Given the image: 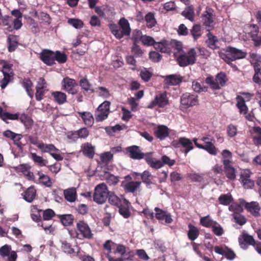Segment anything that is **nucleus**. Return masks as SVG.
<instances>
[{"label": "nucleus", "instance_id": "nucleus-1", "mask_svg": "<svg viewBox=\"0 0 261 261\" xmlns=\"http://www.w3.org/2000/svg\"><path fill=\"white\" fill-rule=\"evenodd\" d=\"M118 25L116 24L111 23L109 28L111 33L117 39H121L123 36H128L130 35L131 29L129 23L125 18H121L118 22Z\"/></svg>", "mask_w": 261, "mask_h": 261}, {"label": "nucleus", "instance_id": "nucleus-2", "mask_svg": "<svg viewBox=\"0 0 261 261\" xmlns=\"http://www.w3.org/2000/svg\"><path fill=\"white\" fill-rule=\"evenodd\" d=\"M246 53L234 47H227L225 49V54H222L221 57L226 63L230 61L245 58Z\"/></svg>", "mask_w": 261, "mask_h": 261}, {"label": "nucleus", "instance_id": "nucleus-3", "mask_svg": "<svg viewBox=\"0 0 261 261\" xmlns=\"http://www.w3.org/2000/svg\"><path fill=\"white\" fill-rule=\"evenodd\" d=\"M196 60V52L193 48L187 53L180 54L177 58L178 64L181 67H185L194 64Z\"/></svg>", "mask_w": 261, "mask_h": 261}, {"label": "nucleus", "instance_id": "nucleus-4", "mask_svg": "<svg viewBox=\"0 0 261 261\" xmlns=\"http://www.w3.org/2000/svg\"><path fill=\"white\" fill-rule=\"evenodd\" d=\"M109 194L106 185L104 183L99 184L95 188L93 200L98 204H102L106 201Z\"/></svg>", "mask_w": 261, "mask_h": 261}, {"label": "nucleus", "instance_id": "nucleus-5", "mask_svg": "<svg viewBox=\"0 0 261 261\" xmlns=\"http://www.w3.org/2000/svg\"><path fill=\"white\" fill-rule=\"evenodd\" d=\"M61 85L62 89L68 93L74 95L77 93V90L75 88L77 86V84L74 79L66 77L62 80Z\"/></svg>", "mask_w": 261, "mask_h": 261}, {"label": "nucleus", "instance_id": "nucleus-6", "mask_svg": "<svg viewBox=\"0 0 261 261\" xmlns=\"http://www.w3.org/2000/svg\"><path fill=\"white\" fill-rule=\"evenodd\" d=\"M11 67L12 65H7L6 63L3 65L2 72L4 74V78L1 81V86L2 89L5 88L8 84L13 80L14 74Z\"/></svg>", "mask_w": 261, "mask_h": 261}, {"label": "nucleus", "instance_id": "nucleus-7", "mask_svg": "<svg viewBox=\"0 0 261 261\" xmlns=\"http://www.w3.org/2000/svg\"><path fill=\"white\" fill-rule=\"evenodd\" d=\"M202 21L205 27L213 28L214 25L215 14L214 10L206 7L201 16Z\"/></svg>", "mask_w": 261, "mask_h": 261}, {"label": "nucleus", "instance_id": "nucleus-8", "mask_svg": "<svg viewBox=\"0 0 261 261\" xmlns=\"http://www.w3.org/2000/svg\"><path fill=\"white\" fill-rule=\"evenodd\" d=\"M180 102L187 108L192 107L198 103L197 96L189 93H185L181 97Z\"/></svg>", "mask_w": 261, "mask_h": 261}, {"label": "nucleus", "instance_id": "nucleus-9", "mask_svg": "<svg viewBox=\"0 0 261 261\" xmlns=\"http://www.w3.org/2000/svg\"><path fill=\"white\" fill-rule=\"evenodd\" d=\"M169 101L167 97V94L166 92H164L160 94L159 95H156L154 100L149 104L148 108L151 109L156 105H158L160 107H164L167 105Z\"/></svg>", "mask_w": 261, "mask_h": 261}, {"label": "nucleus", "instance_id": "nucleus-10", "mask_svg": "<svg viewBox=\"0 0 261 261\" xmlns=\"http://www.w3.org/2000/svg\"><path fill=\"white\" fill-rule=\"evenodd\" d=\"M41 60L46 65L50 66L55 63V53L48 49H44L41 53Z\"/></svg>", "mask_w": 261, "mask_h": 261}, {"label": "nucleus", "instance_id": "nucleus-11", "mask_svg": "<svg viewBox=\"0 0 261 261\" xmlns=\"http://www.w3.org/2000/svg\"><path fill=\"white\" fill-rule=\"evenodd\" d=\"M250 172L245 170L241 174V182L245 189H251L254 185V181L250 178Z\"/></svg>", "mask_w": 261, "mask_h": 261}, {"label": "nucleus", "instance_id": "nucleus-12", "mask_svg": "<svg viewBox=\"0 0 261 261\" xmlns=\"http://www.w3.org/2000/svg\"><path fill=\"white\" fill-rule=\"evenodd\" d=\"M77 227L83 237L88 239L92 238L93 234L87 223L84 221H80L77 224Z\"/></svg>", "mask_w": 261, "mask_h": 261}, {"label": "nucleus", "instance_id": "nucleus-13", "mask_svg": "<svg viewBox=\"0 0 261 261\" xmlns=\"http://www.w3.org/2000/svg\"><path fill=\"white\" fill-rule=\"evenodd\" d=\"M230 161L229 160H224L223 163L224 166V172L226 177L230 180H234L236 177V170L230 165Z\"/></svg>", "mask_w": 261, "mask_h": 261}, {"label": "nucleus", "instance_id": "nucleus-14", "mask_svg": "<svg viewBox=\"0 0 261 261\" xmlns=\"http://www.w3.org/2000/svg\"><path fill=\"white\" fill-rule=\"evenodd\" d=\"M30 167L27 164L19 165L16 167L18 172H22L29 180H34V175L33 172L30 171Z\"/></svg>", "mask_w": 261, "mask_h": 261}, {"label": "nucleus", "instance_id": "nucleus-15", "mask_svg": "<svg viewBox=\"0 0 261 261\" xmlns=\"http://www.w3.org/2000/svg\"><path fill=\"white\" fill-rule=\"evenodd\" d=\"M127 150L130 154V157L133 159L140 160L143 159L145 155L141 152L139 147L137 146L129 147Z\"/></svg>", "mask_w": 261, "mask_h": 261}, {"label": "nucleus", "instance_id": "nucleus-16", "mask_svg": "<svg viewBox=\"0 0 261 261\" xmlns=\"http://www.w3.org/2000/svg\"><path fill=\"white\" fill-rule=\"evenodd\" d=\"M81 151L86 156L92 158L94 154V147L89 143L83 144L82 146Z\"/></svg>", "mask_w": 261, "mask_h": 261}, {"label": "nucleus", "instance_id": "nucleus-17", "mask_svg": "<svg viewBox=\"0 0 261 261\" xmlns=\"http://www.w3.org/2000/svg\"><path fill=\"white\" fill-rule=\"evenodd\" d=\"M64 195L65 199L70 202L75 201L76 197V188L72 187L64 191Z\"/></svg>", "mask_w": 261, "mask_h": 261}, {"label": "nucleus", "instance_id": "nucleus-18", "mask_svg": "<svg viewBox=\"0 0 261 261\" xmlns=\"http://www.w3.org/2000/svg\"><path fill=\"white\" fill-rule=\"evenodd\" d=\"M36 196V190L35 188L31 186L28 188L24 192L23 199L28 202H32Z\"/></svg>", "mask_w": 261, "mask_h": 261}, {"label": "nucleus", "instance_id": "nucleus-19", "mask_svg": "<svg viewBox=\"0 0 261 261\" xmlns=\"http://www.w3.org/2000/svg\"><path fill=\"white\" fill-rule=\"evenodd\" d=\"M84 123L89 126H91L94 123V118L92 114L89 112H79Z\"/></svg>", "mask_w": 261, "mask_h": 261}, {"label": "nucleus", "instance_id": "nucleus-20", "mask_svg": "<svg viewBox=\"0 0 261 261\" xmlns=\"http://www.w3.org/2000/svg\"><path fill=\"white\" fill-rule=\"evenodd\" d=\"M239 242L240 245L242 247H243V245H245L244 242L246 244L251 245H254L255 244V240L251 236L248 235L247 233H243L242 235L239 238Z\"/></svg>", "mask_w": 261, "mask_h": 261}, {"label": "nucleus", "instance_id": "nucleus-21", "mask_svg": "<svg viewBox=\"0 0 261 261\" xmlns=\"http://www.w3.org/2000/svg\"><path fill=\"white\" fill-rule=\"evenodd\" d=\"M181 80L182 79L180 75L173 74L167 76L165 80V82L166 84L168 85L174 86L181 83Z\"/></svg>", "mask_w": 261, "mask_h": 261}, {"label": "nucleus", "instance_id": "nucleus-22", "mask_svg": "<svg viewBox=\"0 0 261 261\" xmlns=\"http://www.w3.org/2000/svg\"><path fill=\"white\" fill-rule=\"evenodd\" d=\"M236 106L239 110L241 114H246L248 111V108L245 104L244 99L241 96H238L236 98Z\"/></svg>", "mask_w": 261, "mask_h": 261}, {"label": "nucleus", "instance_id": "nucleus-23", "mask_svg": "<svg viewBox=\"0 0 261 261\" xmlns=\"http://www.w3.org/2000/svg\"><path fill=\"white\" fill-rule=\"evenodd\" d=\"M245 208L254 216H257L259 215L260 208L258 203L256 202L246 203Z\"/></svg>", "mask_w": 261, "mask_h": 261}, {"label": "nucleus", "instance_id": "nucleus-24", "mask_svg": "<svg viewBox=\"0 0 261 261\" xmlns=\"http://www.w3.org/2000/svg\"><path fill=\"white\" fill-rule=\"evenodd\" d=\"M89 135V131L86 127H83L70 135H68L69 138L77 139L78 138H86Z\"/></svg>", "mask_w": 261, "mask_h": 261}, {"label": "nucleus", "instance_id": "nucleus-25", "mask_svg": "<svg viewBox=\"0 0 261 261\" xmlns=\"http://www.w3.org/2000/svg\"><path fill=\"white\" fill-rule=\"evenodd\" d=\"M156 136L161 140L164 139L169 135V129L165 125H160L155 131Z\"/></svg>", "mask_w": 261, "mask_h": 261}, {"label": "nucleus", "instance_id": "nucleus-26", "mask_svg": "<svg viewBox=\"0 0 261 261\" xmlns=\"http://www.w3.org/2000/svg\"><path fill=\"white\" fill-rule=\"evenodd\" d=\"M37 146L43 152H47L50 154L52 152L58 151V149L51 144H46L44 143H39L37 145Z\"/></svg>", "mask_w": 261, "mask_h": 261}, {"label": "nucleus", "instance_id": "nucleus-27", "mask_svg": "<svg viewBox=\"0 0 261 261\" xmlns=\"http://www.w3.org/2000/svg\"><path fill=\"white\" fill-rule=\"evenodd\" d=\"M147 164L152 168L159 169L163 166V164L160 160H158L148 155L145 158Z\"/></svg>", "mask_w": 261, "mask_h": 261}, {"label": "nucleus", "instance_id": "nucleus-28", "mask_svg": "<svg viewBox=\"0 0 261 261\" xmlns=\"http://www.w3.org/2000/svg\"><path fill=\"white\" fill-rule=\"evenodd\" d=\"M55 100L59 105L63 104L66 101V95L61 91H55L51 93Z\"/></svg>", "mask_w": 261, "mask_h": 261}, {"label": "nucleus", "instance_id": "nucleus-29", "mask_svg": "<svg viewBox=\"0 0 261 261\" xmlns=\"http://www.w3.org/2000/svg\"><path fill=\"white\" fill-rule=\"evenodd\" d=\"M8 50L9 51H14L18 45V39L16 36L10 35L8 38Z\"/></svg>", "mask_w": 261, "mask_h": 261}, {"label": "nucleus", "instance_id": "nucleus-30", "mask_svg": "<svg viewBox=\"0 0 261 261\" xmlns=\"http://www.w3.org/2000/svg\"><path fill=\"white\" fill-rule=\"evenodd\" d=\"M141 184L140 181H130L125 185V190L130 193L135 192Z\"/></svg>", "mask_w": 261, "mask_h": 261}, {"label": "nucleus", "instance_id": "nucleus-31", "mask_svg": "<svg viewBox=\"0 0 261 261\" xmlns=\"http://www.w3.org/2000/svg\"><path fill=\"white\" fill-rule=\"evenodd\" d=\"M188 226L189 228V230L188 232V237L191 241H194L197 239L199 235V230L191 224H189Z\"/></svg>", "mask_w": 261, "mask_h": 261}, {"label": "nucleus", "instance_id": "nucleus-32", "mask_svg": "<svg viewBox=\"0 0 261 261\" xmlns=\"http://www.w3.org/2000/svg\"><path fill=\"white\" fill-rule=\"evenodd\" d=\"M39 175V182L47 187H50L52 185L50 177L39 171L38 172Z\"/></svg>", "mask_w": 261, "mask_h": 261}, {"label": "nucleus", "instance_id": "nucleus-33", "mask_svg": "<svg viewBox=\"0 0 261 261\" xmlns=\"http://www.w3.org/2000/svg\"><path fill=\"white\" fill-rule=\"evenodd\" d=\"M259 65L257 63H254V74L253 77V81L254 83L261 85V72L260 69L258 67Z\"/></svg>", "mask_w": 261, "mask_h": 261}, {"label": "nucleus", "instance_id": "nucleus-34", "mask_svg": "<svg viewBox=\"0 0 261 261\" xmlns=\"http://www.w3.org/2000/svg\"><path fill=\"white\" fill-rule=\"evenodd\" d=\"M233 200V198L230 194H222L218 198L219 203L224 205H229L232 202Z\"/></svg>", "mask_w": 261, "mask_h": 261}, {"label": "nucleus", "instance_id": "nucleus-35", "mask_svg": "<svg viewBox=\"0 0 261 261\" xmlns=\"http://www.w3.org/2000/svg\"><path fill=\"white\" fill-rule=\"evenodd\" d=\"M201 149L207 151L210 154L212 155H216L217 153V150L216 147L211 141L206 142V144L202 145Z\"/></svg>", "mask_w": 261, "mask_h": 261}, {"label": "nucleus", "instance_id": "nucleus-36", "mask_svg": "<svg viewBox=\"0 0 261 261\" xmlns=\"http://www.w3.org/2000/svg\"><path fill=\"white\" fill-rule=\"evenodd\" d=\"M194 40H197L201 36V26L199 24H195L190 31Z\"/></svg>", "mask_w": 261, "mask_h": 261}, {"label": "nucleus", "instance_id": "nucleus-37", "mask_svg": "<svg viewBox=\"0 0 261 261\" xmlns=\"http://www.w3.org/2000/svg\"><path fill=\"white\" fill-rule=\"evenodd\" d=\"M21 122L23 123L26 128H29L33 125V121L32 119L27 115L22 114L19 117Z\"/></svg>", "mask_w": 261, "mask_h": 261}, {"label": "nucleus", "instance_id": "nucleus-38", "mask_svg": "<svg viewBox=\"0 0 261 261\" xmlns=\"http://www.w3.org/2000/svg\"><path fill=\"white\" fill-rule=\"evenodd\" d=\"M23 87L26 90L29 96L32 98L33 97V91L32 89L33 83L29 79H24L23 82Z\"/></svg>", "mask_w": 261, "mask_h": 261}, {"label": "nucleus", "instance_id": "nucleus-39", "mask_svg": "<svg viewBox=\"0 0 261 261\" xmlns=\"http://www.w3.org/2000/svg\"><path fill=\"white\" fill-rule=\"evenodd\" d=\"M145 21L147 27L149 28L153 27L156 23L154 15L151 13H148L146 15Z\"/></svg>", "mask_w": 261, "mask_h": 261}, {"label": "nucleus", "instance_id": "nucleus-40", "mask_svg": "<svg viewBox=\"0 0 261 261\" xmlns=\"http://www.w3.org/2000/svg\"><path fill=\"white\" fill-rule=\"evenodd\" d=\"M181 14L191 21H194V12L193 9L191 7H188L182 11Z\"/></svg>", "mask_w": 261, "mask_h": 261}, {"label": "nucleus", "instance_id": "nucleus-41", "mask_svg": "<svg viewBox=\"0 0 261 261\" xmlns=\"http://www.w3.org/2000/svg\"><path fill=\"white\" fill-rule=\"evenodd\" d=\"M109 202L114 205L119 206L121 203V200L114 193H110L109 194Z\"/></svg>", "mask_w": 261, "mask_h": 261}, {"label": "nucleus", "instance_id": "nucleus-42", "mask_svg": "<svg viewBox=\"0 0 261 261\" xmlns=\"http://www.w3.org/2000/svg\"><path fill=\"white\" fill-rule=\"evenodd\" d=\"M68 23L76 29H81L84 25L83 22L79 19L70 18L68 20Z\"/></svg>", "mask_w": 261, "mask_h": 261}, {"label": "nucleus", "instance_id": "nucleus-43", "mask_svg": "<svg viewBox=\"0 0 261 261\" xmlns=\"http://www.w3.org/2000/svg\"><path fill=\"white\" fill-rule=\"evenodd\" d=\"M31 156L34 162L40 166H45L47 163V160H44L42 157L37 155L35 153H32Z\"/></svg>", "mask_w": 261, "mask_h": 261}, {"label": "nucleus", "instance_id": "nucleus-44", "mask_svg": "<svg viewBox=\"0 0 261 261\" xmlns=\"http://www.w3.org/2000/svg\"><path fill=\"white\" fill-rule=\"evenodd\" d=\"M55 55V60H56L59 63H64L66 62L67 57L64 53L56 51Z\"/></svg>", "mask_w": 261, "mask_h": 261}, {"label": "nucleus", "instance_id": "nucleus-45", "mask_svg": "<svg viewBox=\"0 0 261 261\" xmlns=\"http://www.w3.org/2000/svg\"><path fill=\"white\" fill-rule=\"evenodd\" d=\"M61 221L65 226H68L72 224L73 217L71 215H64L61 217Z\"/></svg>", "mask_w": 261, "mask_h": 261}, {"label": "nucleus", "instance_id": "nucleus-46", "mask_svg": "<svg viewBox=\"0 0 261 261\" xmlns=\"http://www.w3.org/2000/svg\"><path fill=\"white\" fill-rule=\"evenodd\" d=\"M207 36L208 37V40L207 41L208 46L212 49L216 48V42L217 41L216 37L212 35L211 33H208Z\"/></svg>", "mask_w": 261, "mask_h": 261}, {"label": "nucleus", "instance_id": "nucleus-47", "mask_svg": "<svg viewBox=\"0 0 261 261\" xmlns=\"http://www.w3.org/2000/svg\"><path fill=\"white\" fill-rule=\"evenodd\" d=\"M110 102L108 101H105L99 106L97 109V112H103L107 114H109L110 112Z\"/></svg>", "mask_w": 261, "mask_h": 261}, {"label": "nucleus", "instance_id": "nucleus-48", "mask_svg": "<svg viewBox=\"0 0 261 261\" xmlns=\"http://www.w3.org/2000/svg\"><path fill=\"white\" fill-rule=\"evenodd\" d=\"M151 174L148 171H144L141 174V178L143 182L147 185H150L152 182L150 179Z\"/></svg>", "mask_w": 261, "mask_h": 261}, {"label": "nucleus", "instance_id": "nucleus-49", "mask_svg": "<svg viewBox=\"0 0 261 261\" xmlns=\"http://www.w3.org/2000/svg\"><path fill=\"white\" fill-rule=\"evenodd\" d=\"M124 128H126V126L125 125L121 126L119 124H117L113 127H106V130L109 135H113V133H115L116 131L122 130Z\"/></svg>", "mask_w": 261, "mask_h": 261}, {"label": "nucleus", "instance_id": "nucleus-50", "mask_svg": "<svg viewBox=\"0 0 261 261\" xmlns=\"http://www.w3.org/2000/svg\"><path fill=\"white\" fill-rule=\"evenodd\" d=\"M215 81L218 83L221 87L224 86L226 82V75L224 73L220 72L216 76Z\"/></svg>", "mask_w": 261, "mask_h": 261}, {"label": "nucleus", "instance_id": "nucleus-51", "mask_svg": "<svg viewBox=\"0 0 261 261\" xmlns=\"http://www.w3.org/2000/svg\"><path fill=\"white\" fill-rule=\"evenodd\" d=\"M229 210L233 212V214H240L243 211V208L239 204L233 203L229 206Z\"/></svg>", "mask_w": 261, "mask_h": 261}, {"label": "nucleus", "instance_id": "nucleus-52", "mask_svg": "<svg viewBox=\"0 0 261 261\" xmlns=\"http://www.w3.org/2000/svg\"><path fill=\"white\" fill-rule=\"evenodd\" d=\"M140 76L142 79L145 82H148L152 76V73L146 68H144L141 70Z\"/></svg>", "mask_w": 261, "mask_h": 261}, {"label": "nucleus", "instance_id": "nucleus-53", "mask_svg": "<svg viewBox=\"0 0 261 261\" xmlns=\"http://www.w3.org/2000/svg\"><path fill=\"white\" fill-rule=\"evenodd\" d=\"M11 247L8 245H5L0 248V255L3 257L8 256L11 253Z\"/></svg>", "mask_w": 261, "mask_h": 261}, {"label": "nucleus", "instance_id": "nucleus-54", "mask_svg": "<svg viewBox=\"0 0 261 261\" xmlns=\"http://www.w3.org/2000/svg\"><path fill=\"white\" fill-rule=\"evenodd\" d=\"M200 221L201 225L206 227L213 225V224L214 223V222L208 216L202 217Z\"/></svg>", "mask_w": 261, "mask_h": 261}, {"label": "nucleus", "instance_id": "nucleus-55", "mask_svg": "<svg viewBox=\"0 0 261 261\" xmlns=\"http://www.w3.org/2000/svg\"><path fill=\"white\" fill-rule=\"evenodd\" d=\"M234 221L237 224L243 225L246 222V220L244 216L240 214H232Z\"/></svg>", "mask_w": 261, "mask_h": 261}, {"label": "nucleus", "instance_id": "nucleus-56", "mask_svg": "<svg viewBox=\"0 0 261 261\" xmlns=\"http://www.w3.org/2000/svg\"><path fill=\"white\" fill-rule=\"evenodd\" d=\"M141 41L143 44L147 45H153L155 44L153 38L150 36H143L141 37Z\"/></svg>", "mask_w": 261, "mask_h": 261}, {"label": "nucleus", "instance_id": "nucleus-57", "mask_svg": "<svg viewBox=\"0 0 261 261\" xmlns=\"http://www.w3.org/2000/svg\"><path fill=\"white\" fill-rule=\"evenodd\" d=\"M80 85L85 91H88L90 90L91 84L86 78L82 79L80 81Z\"/></svg>", "mask_w": 261, "mask_h": 261}, {"label": "nucleus", "instance_id": "nucleus-58", "mask_svg": "<svg viewBox=\"0 0 261 261\" xmlns=\"http://www.w3.org/2000/svg\"><path fill=\"white\" fill-rule=\"evenodd\" d=\"M178 143L185 148L193 147L192 142L186 138H180L178 140Z\"/></svg>", "mask_w": 261, "mask_h": 261}, {"label": "nucleus", "instance_id": "nucleus-59", "mask_svg": "<svg viewBox=\"0 0 261 261\" xmlns=\"http://www.w3.org/2000/svg\"><path fill=\"white\" fill-rule=\"evenodd\" d=\"M3 120L6 121L7 119L10 120H16L19 118V114H11L8 112H4V115H3Z\"/></svg>", "mask_w": 261, "mask_h": 261}, {"label": "nucleus", "instance_id": "nucleus-60", "mask_svg": "<svg viewBox=\"0 0 261 261\" xmlns=\"http://www.w3.org/2000/svg\"><path fill=\"white\" fill-rule=\"evenodd\" d=\"M97 89L99 90L98 95L103 98H108L110 96L109 91L108 89L103 87H98Z\"/></svg>", "mask_w": 261, "mask_h": 261}, {"label": "nucleus", "instance_id": "nucleus-61", "mask_svg": "<svg viewBox=\"0 0 261 261\" xmlns=\"http://www.w3.org/2000/svg\"><path fill=\"white\" fill-rule=\"evenodd\" d=\"M109 114L103 112H97L96 111V114H95V119L97 122L102 121L106 119L108 117Z\"/></svg>", "mask_w": 261, "mask_h": 261}, {"label": "nucleus", "instance_id": "nucleus-62", "mask_svg": "<svg viewBox=\"0 0 261 261\" xmlns=\"http://www.w3.org/2000/svg\"><path fill=\"white\" fill-rule=\"evenodd\" d=\"M149 58L152 61L158 62L161 60L162 56L156 51H150L149 53Z\"/></svg>", "mask_w": 261, "mask_h": 261}, {"label": "nucleus", "instance_id": "nucleus-63", "mask_svg": "<svg viewBox=\"0 0 261 261\" xmlns=\"http://www.w3.org/2000/svg\"><path fill=\"white\" fill-rule=\"evenodd\" d=\"M55 215L54 212L51 209H47L44 211L43 217L45 220H50Z\"/></svg>", "mask_w": 261, "mask_h": 261}, {"label": "nucleus", "instance_id": "nucleus-64", "mask_svg": "<svg viewBox=\"0 0 261 261\" xmlns=\"http://www.w3.org/2000/svg\"><path fill=\"white\" fill-rule=\"evenodd\" d=\"M132 51L136 57H141L143 53L140 47L136 43L134 44L132 48Z\"/></svg>", "mask_w": 261, "mask_h": 261}]
</instances>
